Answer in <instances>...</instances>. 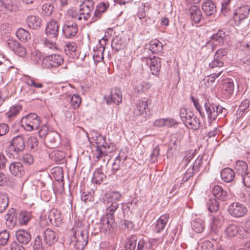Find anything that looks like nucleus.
Returning a JSON list of instances; mask_svg holds the SVG:
<instances>
[{
	"label": "nucleus",
	"mask_w": 250,
	"mask_h": 250,
	"mask_svg": "<svg viewBox=\"0 0 250 250\" xmlns=\"http://www.w3.org/2000/svg\"><path fill=\"white\" fill-rule=\"evenodd\" d=\"M225 37V33L222 31H219L217 33L211 36V40L221 44L223 42Z\"/></svg>",
	"instance_id": "obj_54"
},
{
	"label": "nucleus",
	"mask_w": 250,
	"mask_h": 250,
	"mask_svg": "<svg viewBox=\"0 0 250 250\" xmlns=\"http://www.w3.org/2000/svg\"><path fill=\"white\" fill-rule=\"evenodd\" d=\"M191 227L193 230L196 232H202L205 227L204 220L199 217L195 218L191 223Z\"/></svg>",
	"instance_id": "obj_33"
},
{
	"label": "nucleus",
	"mask_w": 250,
	"mask_h": 250,
	"mask_svg": "<svg viewBox=\"0 0 250 250\" xmlns=\"http://www.w3.org/2000/svg\"><path fill=\"white\" fill-rule=\"evenodd\" d=\"M1 10L5 9L11 12H16L18 10V1L17 0H0Z\"/></svg>",
	"instance_id": "obj_21"
},
{
	"label": "nucleus",
	"mask_w": 250,
	"mask_h": 250,
	"mask_svg": "<svg viewBox=\"0 0 250 250\" xmlns=\"http://www.w3.org/2000/svg\"><path fill=\"white\" fill-rule=\"evenodd\" d=\"M121 160L122 159L120 156H118L116 157L115 162L112 165V171L113 174H115L119 169L120 167V164Z\"/></svg>",
	"instance_id": "obj_62"
},
{
	"label": "nucleus",
	"mask_w": 250,
	"mask_h": 250,
	"mask_svg": "<svg viewBox=\"0 0 250 250\" xmlns=\"http://www.w3.org/2000/svg\"><path fill=\"white\" fill-rule=\"evenodd\" d=\"M107 204L110 205H107L106 207L105 215H111L112 216H114V212L119 208V204L117 202H113L107 203Z\"/></svg>",
	"instance_id": "obj_45"
},
{
	"label": "nucleus",
	"mask_w": 250,
	"mask_h": 250,
	"mask_svg": "<svg viewBox=\"0 0 250 250\" xmlns=\"http://www.w3.org/2000/svg\"><path fill=\"white\" fill-rule=\"evenodd\" d=\"M56 41L54 39L50 41L47 39H45L43 40V42L44 46L48 48L49 49L54 50L57 49Z\"/></svg>",
	"instance_id": "obj_58"
},
{
	"label": "nucleus",
	"mask_w": 250,
	"mask_h": 250,
	"mask_svg": "<svg viewBox=\"0 0 250 250\" xmlns=\"http://www.w3.org/2000/svg\"><path fill=\"white\" fill-rule=\"evenodd\" d=\"M207 207L210 212H216L219 209V204L216 199L211 198L207 202Z\"/></svg>",
	"instance_id": "obj_42"
},
{
	"label": "nucleus",
	"mask_w": 250,
	"mask_h": 250,
	"mask_svg": "<svg viewBox=\"0 0 250 250\" xmlns=\"http://www.w3.org/2000/svg\"><path fill=\"white\" fill-rule=\"evenodd\" d=\"M77 226L78 227H75L74 229L75 247L79 250H83L88 243V232L86 227L81 223H78Z\"/></svg>",
	"instance_id": "obj_1"
},
{
	"label": "nucleus",
	"mask_w": 250,
	"mask_h": 250,
	"mask_svg": "<svg viewBox=\"0 0 250 250\" xmlns=\"http://www.w3.org/2000/svg\"><path fill=\"white\" fill-rule=\"evenodd\" d=\"M109 4L108 2H101L96 6L93 15L91 17V22H94L100 19L103 14L105 12Z\"/></svg>",
	"instance_id": "obj_13"
},
{
	"label": "nucleus",
	"mask_w": 250,
	"mask_h": 250,
	"mask_svg": "<svg viewBox=\"0 0 250 250\" xmlns=\"http://www.w3.org/2000/svg\"><path fill=\"white\" fill-rule=\"evenodd\" d=\"M184 123L186 126L193 130H197L201 126L199 119L191 112H189V115L186 118Z\"/></svg>",
	"instance_id": "obj_16"
},
{
	"label": "nucleus",
	"mask_w": 250,
	"mask_h": 250,
	"mask_svg": "<svg viewBox=\"0 0 250 250\" xmlns=\"http://www.w3.org/2000/svg\"><path fill=\"white\" fill-rule=\"evenodd\" d=\"M21 109V106L19 104H15L12 106L8 112L6 113V116L10 120L14 118Z\"/></svg>",
	"instance_id": "obj_41"
},
{
	"label": "nucleus",
	"mask_w": 250,
	"mask_h": 250,
	"mask_svg": "<svg viewBox=\"0 0 250 250\" xmlns=\"http://www.w3.org/2000/svg\"><path fill=\"white\" fill-rule=\"evenodd\" d=\"M48 218L51 224L60 222L61 220V214L57 210H51L48 214Z\"/></svg>",
	"instance_id": "obj_43"
},
{
	"label": "nucleus",
	"mask_w": 250,
	"mask_h": 250,
	"mask_svg": "<svg viewBox=\"0 0 250 250\" xmlns=\"http://www.w3.org/2000/svg\"><path fill=\"white\" fill-rule=\"evenodd\" d=\"M148 49L153 53L159 54L163 51V45L158 40H152L149 42Z\"/></svg>",
	"instance_id": "obj_32"
},
{
	"label": "nucleus",
	"mask_w": 250,
	"mask_h": 250,
	"mask_svg": "<svg viewBox=\"0 0 250 250\" xmlns=\"http://www.w3.org/2000/svg\"><path fill=\"white\" fill-rule=\"evenodd\" d=\"M58 234L53 230L47 229L44 232V239L46 244L51 246L58 240Z\"/></svg>",
	"instance_id": "obj_27"
},
{
	"label": "nucleus",
	"mask_w": 250,
	"mask_h": 250,
	"mask_svg": "<svg viewBox=\"0 0 250 250\" xmlns=\"http://www.w3.org/2000/svg\"><path fill=\"white\" fill-rule=\"evenodd\" d=\"M224 62L222 60H218L214 59L211 62L209 63L208 67L210 69H213L217 67H222L224 65Z\"/></svg>",
	"instance_id": "obj_59"
},
{
	"label": "nucleus",
	"mask_w": 250,
	"mask_h": 250,
	"mask_svg": "<svg viewBox=\"0 0 250 250\" xmlns=\"http://www.w3.org/2000/svg\"><path fill=\"white\" fill-rule=\"evenodd\" d=\"M169 219V215L165 214L158 219L155 226L154 230L157 233H160L164 229Z\"/></svg>",
	"instance_id": "obj_30"
},
{
	"label": "nucleus",
	"mask_w": 250,
	"mask_h": 250,
	"mask_svg": "<svg viewBox=\"0 0 250 250\" xmlns=\"http://www.w3.org/2000/svg\"><path fill=\"white\" fill-rule=\"evenodd\" d=\"M147 107L148 104L147 101H139L136 105L134 112L137 116L146 114Z\"/></svg>",
	"instance_id": "obj_34"
},
{
	"label": "nucleus",
	"mask_w": 250,
	"mask_h": 250,
	"mask_svg": "<svg viewBox=\"0 0 250 250\" xmlns=\"http://www.w3.org/2000/svg\"><path fill=\"white\" fill-rule=\"evenodd\" d=\"M21 124L25 130L30 131L39 128L40 120L36 114L31 113L21 119Z\"/></svg>",
	"instance_id": "obj_4"
},
{
	"label": "nucleus",
	"mask_w": 250,
	"mask_h": 250,
	"mask_svg": "<svg viewBox=\"0 0 250 250\" xmlns=\"http://www.w3.org/2000/svg\"><path fill=\"white\" fill-rule=\"evenodd\" d=\"M105 177V175L98 169L94 172L92 182L96 184H100L103 182Z\"/></svg>",
	"instance_id": "obj_46"
},
{
	"label": "nucleus",
	"mask_w": 250,
	"mask_h": 250,
	"mask_svg": "<svg viewBox=\"0 0 250 250\" xmlns=\"http://www.w3.org/2000/svg\"><path fill=\"white\" fill-rule=\"evenodd\" d=\"M136 236L131 235L125 242V250H134L136 245Z\"/></svg>",
	"instance_id": "obj_40"
},
{
	"label": "nucleus",
	"mask_w": 250,
	"mask_h": 250,
	"mask_svg": "<svg viewBox=\"0 0 250 250\" xmlns=\"http://www.w3.org/2000/svg\"><path fill=\"white\" fill-rule=\"evenodd\" d=\"M69 99L70 100V104L74 108H78L81 103V98L78 94H74L72 96H68Z\"/></svg>",
	"instance_id": "obj_49"
},
{
	"label": "nucleus",
	"mask_w": 250,
	"mask_h": 250,
	"mask_svg": "<svg viewBox=\"0 0 250 250\" xmlns=\"http://www.w3.org/2000/svg\"><path fill=\"white\" fill-rule=\"evenodd\" d=\"M146 63L149 65L151 73L154 75L159 74L161 67V59L159 57L153 56V58L146 59Z\"/></svg>",
	"instance_id": "obj_14"
},
{
	"label": "nucleus",
	"mask_w": 250,
	"mask_h": 250,
	"mask_svg": "<svg viewBox=\"0 0 250 250\" xmlns=\"http://www.w3.org/2000/svg\"><path fill=\"white\" fill-rule=\"evenodd\" d=\"M77 46L74 42H68L64 46V49L66 54H71L76 51Z\"/></svg>",
	"instance_id": "obj_51"
},
{
	"label": "nucleus",
	"mask_w": 250,
	"mask_h": 250,
	"mask_svg": "<svg viewBox=\"0 0 250 250\" xmlns=\"http://www.w3.org/2000/svg\"><path fill=\"white\" fill-rule=\"evenodd\" d=\"M5 224L9 229H13L16 226L17 221V214L15 209L11 208L8 210L5 218Z\"/></svg>",
	"instance_id": "obj_19"
},
{
	"label": "nucleus",
	"mask_w": 250,
	"mask_h": 250,
	"mask_svg": "<svg viewBox=\"0 0 250 250\" xmlns=\"http://www.w3.org/2000/svg\"><path fill=\"white\" fill-rule=\"evenodd\" d=\"M19 160L25 166H31L34 163V158L30 153H23L19 158Z\"/></svg>",
	"instance_id": "obj_39"
},
{
	"label": "nucleus",
	"mask_w": 250,
	"mask_h": 250,
	"mask_svg": "<svg viewBox=\"0 0 250 250\" xmlns=\"http://www.w3.org/2000/svg\"><path fill=\"white\" fill-rule=\"evenodd\" d=\"M220 175L222 180L225 183H232L235 181V172L229 167L223 169Z\"/></svg>",
	"instance_id": "obj_25"
},
{
	"label": "nucleus",
	"mask_w": 250,
	"mask_h": 250,
	"mask_svg": "<svg viewBox=\"0 0 250 250\" xmlns=\"http://www.w3.org/2000/svg\"><path fill=\"white\" fill-rule=\"evenodd\" d=\"M39 134L42 137H44L45 143L49 147H56L58 145L59 135L57 132L50 131L46 133L41 129Z\"/></svg>",
	"instance_id": "obj_7"
},
{
	"label": "nucleus",
	"mask_w": 250,
	"mask_h": 250,
	"mask_svg": "<svg viewBox=\"0 0 250 250\" xmlns=\"http://www.w3.org/2000/svg\"><path fill=\"white\" fill-rule=\"evenodd\" d=\"M151 86L149 83H140L136 86V89L138 92H145L147 91Z\"/></svg>",
	"instance_id": "obj_52"
},
{
	"label": "nucleus",
	"mask_w": 250,
	"mask_h": 250,
	"mask_svg": "<svg viewBox=\"0 0 250 250\" xmlns=\"http://www.w3.org/2000/svg\"><path fill=\"white\" fill-rule=\"evenodd\" d=\"M63 62V57L58 54H53L44 57L42 61V65L43 67H57Z\"/></svg>",
	"instance_id": "obj_5"
},
{
	"label": "nucleus",
	"mask_w": 250,
	"mask_h": 250,
	"mask_svg": "<svg viewBox=\"0 0 250 250\" xmlns=\"http://www.w3.org/2000/svg\"><path fill=\"white\" fill-rule=\"evenodd\" d=\"M60 25L57 20L51 19L46 24L45 33L50 39L57 40L59 33Z\"/></svg>",
	"instance_id": "obj_9"
},
{
	"label": "nucleus",
	"mask_w": 250,
	"mask_h": 250,
	"mask_svg": "<svg viewBox=\"0 0 250 250\" xmlns=\"http://www.w3.org/2000/svg\"><path fill=\"white\" fill-rule=\"evenodd\" d=\"M42 20L36 16H29L26 19V23L28 26L34 30H38L41 27Z\"/></svg>",
	"instance_id": "obj_24"
},
{
	"label": "nucleus",
	"mask_w": 250,
	"mask_h": 250,
	"mask_svg": "<svg viewBox=\"0 0 250 250\" xmlns=\"http://www.w3.org/2000/svg\"><path fill=\"white\" fill-rule=\"evenodd\" d=\"M27 145L31 150L36 149L38 145L37 138L34 136L29 137L27 142Z\"/></svg>",
	"instance_id": "obj_55"
},
{
	"label": "nucleus",
	"mask_w": 250,
	"mask_h": 250,
	"mask_svg": "<svg viewBox=\"0 0 250 250\" xmlns=\"http://www.w3.org/2000/svg\"><path fill=\"white\" fill-rule=\"evenodd\" d=\"M202 163V158H197L194 162L191 167L188 168L182 178V181L187 182L191 177L193 175L194 171L197 170Z\"/></svg>",
	"instance_id": "obj_26"
},
{
	"label": "nucleus",
	"mask_w": 250,
	"mask_h": 250,
	"mask_svg": "<svg viewBox=\"0 0 250 250\" xmlns=\"http://www.w3.org/2000/svg\"><path fill=\"white\" fill-rule=\"evenodd\" d=\"M9 200L7 194L3 191H0V213L4 212L7 208Z\"/></svg>",
	"instance_id": "obj_35"
},
{
	"label": "nucleus",
	"mask_w": 250,
	"mask_h": 250,
	"mask_svg": "<svg viewBox=\"0 0 250 250\" xmlns=\"http://www.w3.org/2000/svg\"><path fill=\"white\" fill-rule=\"evenodd\" d=\"M25 148V140L22 135L14 137L10 142V145L6 147V152L10 156L14 154L18 155Z\"/></svg>",
	"instance_id": "obj_2"
},
{
	"label": "nucleus",
	"mask_w": 250,
	"mask_h": 250,
	"mask_svg": "<svg viewBox=\"0 0 250 250\" xmlns=\"http://www.w3.org/2000/svg\"><path fill=\"white\" fill-rule=\"evenodd\" d=\"M16 36L21 42H26L31 38L30 33L23 28L18 29L16 32Z\"/></svg>",
	"instance_id": "obj_38"
},
{
	"label": "nucleus",
	"mask_w": 250,
	"mask_h": 250,
	"mask_svg": "<svg viewBox=\"0 0 250 250\" xmlns=\"http://www.w3.org/2000/svg\"><path fill=\"white\" fill-rule=\"evenodd\" d=\"M100 224L102 229L110 230L115 224L114 216L105 214V216L100 220Z\"/></svg>",
	"instance_id": "obj_23"
},
{
	"label": "nucleus",
	"mask_w": 250,
	"mask_h": 250,
	"mask_svg": "<svg viewBox=\"0 0 250 250\" xmlns=\"http://www.w3.org/2000/svg\"><path fill=\"white\" fill-rule=\"evenodd\" d=\"M107 104L114 103L117 105L119 104L122 101V94L120 88L115 87L111 90L109 96L105 97Z\"/></svg>",
	"instance_id": "obj_12"
},
{
	"label": "nucleus",
	"mask_w": 250,
	"mask_h": 250,
	"mask_svg": "<svg viewBox=\"0 0 250 250\" xmlns=\"http://www.w3.org/2000/svg\"><path fill=\"white\" fill-rule=\"evenodd\" d=\"M235 169L238 174L243 175L247 172L248 167L247 164L242 161H238L236 162Z\"/></svg>",
	"instance_id": "obj_37"
},
{
	"label": "nucleus",
	"mask_w": 250,
	"mask_h": 250,
	"mask_svg": "<svg viewBox=\"0 0 250 250\" xmlns=\"http://www.w3.org/2000/svg\"><path fill=\"white\" fill-rule=\"evenodd\" d=\"M250 9L248 6H243L239 7L234 13V20L237 25L240 23L242 20L247 18L249 14Z\"/></svg>",
	"instance_id": "obj_17"
},
{
	"label": "nucleus",
	"mask_w": 250,
	"mask_h": 250,
	"mask_svg": "<svg viewBox=\"0 0 250 250\" xmlns=\"http://www.w3.org/2000/svg\"><path fill=\"white\" fill-rule=\"evenodd\" d=\"M234 83L231 79L225 80L222 87V93L227 98L230 97L234 91Z\"/></svg>",
	"instance_id": "obj_28"
},
{
	"label": "nucleus",
	"mask_w": 250,
	"mask_h": 250,
	"mask_svg": "<svg viewBox=\"0 0 250 250\" xmlns=\"http://www.w3.org/2000/svg\"><path fill=\"white\" fill-rule=\"evenodd\" d=\"M62 33L67 38L75 37L78 31V25L75 21H66L62 26Z\"/></svg>",
	"instance_id": "obj_11"
},
{
	"label": "nucleus",
	"mask_w": 250,
	"mask_h": 250,
	"mask_svg": "<svg viewBox=\"0 0 250 250\" xmlns=\"http://www.w3.org/2000/svg\"><path fill=\"white\" fill-rule=\"evenodd\" d=\"M212 193L216 199L221 201H226L229 198L228 191L219 185L214 186L212 188Z\"/></svg>",
	"instance_id": "obj_20"
},
{
	"label": "nucleus",
	"mask_w": 250,
	"mask_h": 250,
	"mask_svg": "<svg viewBox=\"0 0 250 250\" xmlns=\"http://www.w3.org/2000/svg\"><path fill=\"white\" fill-rule=\"evenodd\" d=\"M225 233L228 237L230 238L236 236L240 237H246L248 235V232L244 227L234 224L229 225L226 229Z\"/></svg>",
	"instance_id": "obj_6"
},
{
	"label": "nucleus",
	"mask_w": 250,
	"mask_h": 250,
	"mask_svg": "<svg viewBox=\"0 0 250 250\" xmlns=\"http://www.w3.org/2000/svg\"><path fill=\"white\" fill-rule=\"evenodd\" d=\"M67 16L73 19L75 22L76 21H81L82 19V16L80 15V12H78L74 9H70L67 12Z\"/></svg>",
	"instance_id": "obj_47"
},
{
	"label": "nucleus",
	"mask_w": 250,
	"mask_h": 250,
	"mask_svg": "<svg viewBox=\"0 0 250 250\" xmlns=\"http://www.w3.org/2000/svg\"><path fill=\"white\" fill-rule=\"evenodd\" d=\"M228 211L231 216L238 218L244 216L248 210L243 204L239 202H233L229 206Z\"/></svg>",
	"instance_id": "obj_10"
},
{
	"label": "nucleus",
	"mask_w": 250,
	"mask_h": 250,
	"mask_svg": "<svg viewBox=\"0 0 250 250\" xmlns=\"http://www.w3.org/2000/svg\"><path fill=\"white\" fill-rule=\"evenodd\" d=\"M10 173L15 176L21 177L25 174V170L21 163L13 162L9 166Z\"/></svg>",
	"instance_id": "obj_15"
},
{
	"label": "nucleus",
	"mask_w": 250,
	"mask_h": 250,
	"mask_svg": "<svg viewBox=\"0 0 250 250\" xmlns=\"http://www.w3.org/2000/svg\"><path fill=\"white\" fill-rule=\"evenodd\" d=\"M15 236L18 242L22 245L28 244L31 240L30 233L24 229H19L16 231Z\"/></svg>",
	"instance_id": "obj_18"
},
{
	"label": "nucleus",
	"mask_w": 250,
	"mask_h": 250,
	"mask_svg": "<svg viewBox=\"0 0 250 250\" xmlns=\"http://www.w3.org/2000/svg\"><path fill=\"white\" fill-rule=\"evenodd\" d=\"M189 14L190 20L195 23H199L202 19V12L197 6H190L189 9Z\"/></svg>",
	"instance_id": "obj_22"
},
{
	"label": "nucleus",
	"mask_w": 250,
	"mask_h": 250,
	"mask_svg": "<svg viewBox=\"0 0 250 250\" xmlns=\"http://www.w3.org/2000/svg\"><path fill=\"white\" fill-rule=\"evenodd\" d=\"M122 197V194L118 191L110 192L107 197V203L117 202Z\"/></svg>",
	"instance_id": "obj_48"
},
{
	"label": "nucleus",
	"mask_w": 250,
	"mask_h": 250,
	"mask_svg": "<svg viewBox=\"0 0 250 250\" xmlns=\"http://www.w3.org/2000/svg\"><path fill=\"white\" fill-rule=\"evenodd\" d=\"M227 51L225 49H219L216 51L214 59L223 61L224 57L226 55Z\"/></svg>",
	"instance_id": "obj_61"
},
{
	"label": "nucleus",
	"mask_w": 250,
	"mask_h": 250,
	"mask_svg": "<svg viewBox=\"0 0 250 250\" xmlns=\"http://www.w3.org/2000/svg\"><path fill=\"white\" fill-rule=\"evenodd\" d=\"M111 46L113 49L117 51L124 48L125 43L121 39H114L112 41Z\"/></svg>",
	"instance_id": "obj_44"
},
{
	"label": "nucleus",
	"mask_w": 250,
	"mask_h": 250,
	"mask_svg": "<svg viewBox=\"0 0 250 250\" xmlns=\"http://www.w3.org/2000/svg\"><path fill=\"white\" fill-rule=\"evenodd\" d=\"M201 250H214L213 245L209 241H204L201 246Z\"/></svg>",
	"instance_id": "obj_63"
},
{
	"label": "nucleus",
	"mask_w": 250,
	"mask_h": 250,
	"mask_svg": "<svg viewBox=\"0 0 250 250\" xmlns=\"http://www.w3.org/2000/svg\"><path fill=\"white\" fill-rule=\"evenodd\" d=\"M204 107L210 122L216 120L220 115H225L226 109L219 104H216L207 100L204 103Z\"/></svg>",
	"instance_id": "obj_3"
},
{
	"label": "nucleus",
	"mask_w": 250,
	"mask_h": 250,
	"mask_svg": "<svg viewBox=\"0 0 250 250\" xmlns=\"http://www.w3.org/2000/svg\"><path fill=\"white\" fill-rule=\"evenodd\" d=\"M32 215L30 212L21 211L19 215L18 221L20 225H26L31 219Z\"/></svg>",
	"instance_id": "obj_36"
},
{
	"label": "nucleus",
	"mask_w": 250,
	"mask_h": 250,
	"mask_svg": "<svg viewBox=\"0 0 250 250\" xmlns=\"http://www.w3.org/2000/svg\"><path fill=\"white\" fill-rule=\"evenodd\" d=\"M9 239V233L6 230H3L0 232V245L4 246L7 244Z\"/></svg>",
	"instance_id": "obj_53"
},
{
	"label": "nucleus",
	"mask_w": 250,
	"mask_h": 250,
	"mask_svg": "<svg viewBox=\"0 0 250 250\" xmlns=\"http://www.w3.org/2000/svg\"><path fill=\"white\" fill-rule=\"evenodd\" d=\"M94 5L95 3L92 0H85L81 4L79 11L84 21H87L91 16Z\"/></svg>",
	"instance_id": "obj_8"
},
{
	"label": "nucleus",
	"mask_w": 250,
	"mask_h": 250,
	"mask_svg": "<svg viewBox=\"0 0 250 250\" xmlns=\"http://www.w3.org/2000/svg\"><path fill=\"white\" fill-rule=\"evenodd\" d=\"M92 139L95 141L97 146H102L104 144H105V138L104 136L98 133H95L92 136Z\"/></svg>",
	"instance_id": "obj_56"
},
{
	"label": "nucleus",
	"mask_w": 250,
	"mask_h": 250,
	"mask_svg": "<svg viewBox=\"0 0 250 250\" xmlns=\"http://www.w3.org/2000/svg\"><path fill=\"white\" fill-rule=\"evenodd\" d=\"M95 155L97 159L99 160L100 158L107 156L106 152H105L104 147L102 146H97L95 152Z\"/></svg>",
	"instance_id": "obj_57"
},
{
	"label": "nucleus",
	"mask_w": 250,
	"mask_h": 250,
	"mask_svg": "<svg viewBox=\"0 0 250 250\" xmlns=\"http://www.w3.org/2000/svg\"><path fill=\"white\" fill-rule=\"evenodd\" d=\"M202 9L208 16L213 15L216 12V5L211 0H207L203 2Z\"/></svg>",
	"instance_id": "obj_29"
},
{
	"label": "nucleus",
	"mask_w": 250,
	"mask_h": 250,
	"mask_svg": "<svg viewBox=\"0 0 250 250\" xmlns=\"http://www.w3.org/2000/svg\"><path fill=\"white\" fill-rule=\"evenodd\" d=\"M242 179L244 185L250 188V172H247L242 175Z\"/></svg>",
	"instance_id": "obj_64"
},
{
	"label": "nucleus",
	"mask_w": 250,
	"mask_h": 250,
	"mask_svg": "<svg viewBox=\"0 0 250 250\" xmlns=\"http://www.w3.org/2000/svg\"><path fill=\"white\" fill-rule=\"evenodd\" d=\"M54 6L51 3H45L42 6V14L44 16H50L52 14Z\"/></svg>",
	"instance_id": "obj_50"
},
{
	"label": "nucleus",
	"mask_w": 250,
	"mask_h": 250,
	"mask_svg": "<svg viewBox=\"0 0 250 250\" xmlns=\"http://www.w3.org/2000/svg\"><path fill=\"white\" fill-rule=\"evenodd\" d=\"M26 83L29 86H34L35 88H41L43 87V84L42 83H36L35 80L31 77H28L26 79Z\"/></svg>",
	"instance_id": "obj_60"
},
{
	"label": "nucleus",
	"mask_w": 250,
	"mask_h": 250,
	"mask_svg": "<svg viewBox=\"0 0 250 250\" xmlns=\"http://www.w3.org/2000/svg\"><path fill=\"white\" fill-rule=\"evenodd\" d=\"M224 218L221 215L215 216L211 219L210 227L211 230L216 232L223 224Z\"/></svg>",
	"instance_id": "obj_31"
}]
</instances>
